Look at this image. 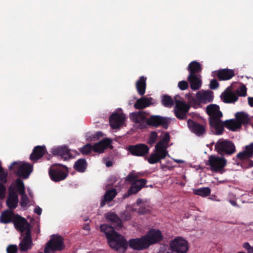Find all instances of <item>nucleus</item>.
<instances>
[{"label":"nucleus","mask_w":253,"mask_h":253,"mask_svg":"<svg viewBox=\"0 0 253 253\" xmlns=\"http://www.w3.org/2000/svg\"><path fill=\"white\" fill-rule=\"evenodd\" d=\"M106 218L111 225H101L100 230L105 234L110 247L116 251H126L127 247V241L115 230L122 227L121 219L114 212L108 213Z\"/></svg>","instance_id":"1"},{"label":"nucleus","mask_w":253,"mask_h":253,"mask_svg":"<svg viewBox=\"0 0 253 253\" xmlns=\"http://www.w3.org/2000/svg\"><path fill=\"white\" fill-rule=\"evenodd\" d=\"M206 112L209 116V124L211 129H214V134L221 135L224 130L225 122H222L221 118L222 113L219 110V107L216 104H210L207 106Z\"/></svg>","instance_id":"2"},{"label":"nucleus","mask_w":253,"mask_h":253,"mask_svg":"<svg viewBox=\"0 0 253 253\" xmlns=\"http://www.w3.org/2000/svg\"><path fill=\"white\" fill-rule=\"evenodd\" d=\"M139 172L134 173L130 172L126 177V181L131 182V186L127 191V196L135 194L140 191L143 187H147L146 185L147 181L146 179H138L139 176H142Z\"/></svg>","instance_id":"3"},{"label":"nucleus","mask_w":253,"mask_h":253,"mask_svg":"<svg viewBox=\"0 0 253 253\" xmlns=\"http://www.w3.org/2000/svg\"><path fill=\"white\" fill-rule=\"evenodd\" d=\"M235 117L236 119L225 121V127L231 131H236L241 127L242 126H247L250 123L249 115L244 112H237Z\"/></svg>","instance_id":"4"},{"label":"nucleus","mask_w":253,"mask_h":253,"mask_svg":"<svg viewBox=\"0 0 253 253\" xmlns=\"http://www.w3.org/2000/svg\"><path fill=\"white\" fill-rule=\"evenodd\" d=\"M214 148L221 156H230L236 152L234 144L227 140H218L215 144Z\"/></svg>","instance_id":"5"},{"label":"nucleus","mask_w":253,"mask_h":253,"mask_svg":"<svg viewBox=\"0 0 253 253\" xmlns=\"http://www.w3.org/2000/svg\"><path fill=\"white\" fill-rule=\"evenodd\" d=\"M206 165L210 166V169L215 172L222 173L224 167L227 165V160L222 157L210 155Z\"/></svg>","instance_id":"6"},{"label":"nucleus","mask_w":253,"mask_h":253,"mask_svg":"<svg viewBox=\"0 0 253 253\" xmlns=\"http://www.w3.org/2000/svg\"><path fill=\"white\" fill-rule=\"evenodd\" d=\"M149 113L146 111H139L131 113L130 119L137 125V128L143 129L147 128V120Z\"/></svg>","instance_id":"7"},{"label":"nucleus","mask_w":253,"mask_h":253,"mask_svg":"<svg viewBox=\"0 0 253 253\" xmlns=\"http://www.w3.org/2000/svg\"><path fill=\"white\" fill-rule=\"evenodd\" d=\"M147 126L157 128L162 126L165 129H168L170 123L168 118L160 115H149L147 120Z\"/></svg>","instance_id":"8"},{"label":"nucleus","mask_w":253,"mask_h":253,"mask_svg":"<svg viewBox=\"0 0 253 253\" xmlns=\"http://www.w3.org/2000/svg\"><path fill=\"white\" fill-rule=\"evenodd\" d=\"M65 248L63 239L60 236H57L51 238L47 243L44 248V253H55L56 251H61Z\"/></svg>","instance_id":"9"},{"label":"nucleus","mask_w":253,"mask_h":253,"mask_svg":"<svg viewBox=\"0 0 253 253\" xmlns=\"http://www.w3.org/2000/svg\"><path fill=\"white\" fill-rule=\"evenodd\" d=\"M33 170L34 166L32 164L24 161L17 162V176L27 179Z\"/></svg>","instance_id":"10"},{"label":"nucleus","mask_w":253,"mask_h":253,"mask_svg":"<svg viewBox=\"0 0 253 253\" xmlns=\"http://www.w3.org/2000/svg\"><path fill=\"white\" fill-rule=\"evenodd\" d=\"M172 251L177 253H185L188 249V242L181 237H177L169 243Z\"/></svg>","instance_id":"11"},{"label":"nucleus","mask_w":253,"mask_h":253,"mask_svg":"<svg viewBox=\"0 0 253 253\" xmlns=\"http://www.w3.org/2000/svg\"><path fill=\"white\" fill-rule=\"evenodd\" d=\"M131 249L134 250L141 251L146 249L150 247V244L145 235L139 238L131 239L128 241L127 243Z\"/></svg>","instance_id":"12"},{"label":"nucleus","mask_w":253,"mask_h":253,"mask_svg":"<svg viewBox=\"0 0 253 253\" xmlns=\"http://www.w3.org/2000/svg\"><path fill=\"white\" fill-rule=\"evenodd\" d=\"M128 151L133 156L144 157L149 153V148L145 144L139 143L129 145L128 147Z\"/></svg>","instance_id":"13"},{"label":"nucleus","mask_w":253,"mask_h":253,"mask_svg":"<svg viewBox=\"0 0 253 253\" xmlns=\"http://www.w3.org/2000/svg\"><path fill=\"white\" fill-rule=\"evenodd\" d=\"M19 239L20 242L19 246L21 252H27L28 250L31 249L33 242L31 230H28L24 234H21Z\"/></svg>","instance_id":"14"},{"label":"nucleus","mask_w":253,"mask_h":253,"mask_svg":"<svg viewBox=\"0 0 253 253\" xmlns=\"http://www.w3.org/2000/svg\"><path fill=\"white\" fill-rule=\"evenodd\" d=\"M146 238L150 244L151 245L159 243L164 239V236L162 232L157 229H152L149 230L145 235Z\"/></svg>","instance_id":"15"},{"label":"nucleus","mask_w":253,"mask_h":253,"mask_svg":"<svg viewBox=\"0 0 253 253\" xmlns=\"http://www.w3.org/2000/svg\"><path fill=\"white\" fill-rule=\"evenodd\" d=\"M0 222L4 224L12 222L16 228V214L11 210H6L1 213Z\"/></svg>","instance_id":"16"},{"label":"nucleus","mask_w":253,"mask_h":253,"mask_svg":"<svg viewBox=\"0 0 253 253\" xmlns=\"http://www.w3.org/2000/svg\"><path fill=\"white\" fill-rule=\"evenodd\" d=\"M187 125L190 131L197 136H202L205 133L206 128L203 125L200 124L191 119L187 121Z\"/></svg>","instance_id":"17"},{"label":"nucleus","mask_w":253,"mask_h":253,"mask_svg":"<svg viewBox=\"0 0 253 253\" xmlns=\"http://www.w3.org/2000/svg\"><path fill=\"white\" fill-rule=\"evenodd\" d=\"M125 117L123 114L114 113L110 117L109 123L111 127L116 129L121 126L124 123Z\"/></svg>","instance_id":"18"},{"label":"nucleus","mask_w":253,"mask_h":253,"mask_svg":"<svg viewBox=\"0 0 253 253\" xmlns=\"http://www.w3.org/2000/svg\"><path fill=\"white\" fill-rule=\"evenodd\" d=\"M46 152V147L44 145L36 146L34 148L30 154L29 159L31 161L36 163L41 159Z\"/></svg>","instance_id":"19"},{"label":"nucleus","mask_w":253,"mask_h":253,"mask_svg":"<svg viewBox=\"0 0 253 253\" xmlns=\"http://www.w3.org/2000/svg\"><path fill=\"white\" fill-rule=\"evenodd\" d=\"M51 153L53 155L60 156L65 161L73 158L70 150L66 146H60L53 148Z\"/></svg>","instance_id":"20"},{"label":"nucleus","mask_w":253,"mask_h":253,"mask_svg":"<svg viewBox=\"0 0 253 253\" xmlns=\"http://www.w3.org/2000/svg\"><path fill=\"white\" fill-rule=\"evenodd\" d=\"M6 205L9 209L12 210L16 208V181H14L9 190L6 200Z\"/></svg>","instance_id":"21"},{"label":"nucleus","mask_w":253,"mask_h":253,"mask_svg":"<svg viewBox=\"0 0 253 253\" xmlns=\"http://www.w3.org/2000/svg\"><path fill=\"white\" fill-rule=\"evenodd\" d=\"M220 98L226 103H232L238 100V96L232 91L230 87H228L221 94Z\"/></svg>","instance_id":"22"},{"label":"nucleus","mask_w":253,"mask_h":253,"mask_svg":"<svg viewBox=\"0 0 253 253\" xmlns=\"http://www.w3.org/2000/svg\"><path fill=\"white\" fill-rule=\"evenodd\" d=\"M196 99L200 103H207L212 102L213 92L210 90L199 91L196 93Z\"/></svg>","instance_id":"23"},{"label":"nucleus","mask_w":253,"mask_h":253,"mask_svg":"<svg viewBox=\"0 0 253 253\" xmlns=\"http://www.w3.org/2000/svg\"><path fill=\"white\" fill-rule=\"evenodd\" d=\"M253 157V145L250 144L245 147L244 150L239 153L236 155L237 159L244 162L246 160H249Z\"/></svg>","instance_id":"24"},{"label":"nucleus","mask_w":253,"mask_h":253,"mask_svg":"<svg viewBox=\"0 0 253 253\" xmlns=\"http://www.w3.org/2000/svg\"><path fill=\"white\" fill-rule=\"evenodd\" d=\"M112 140L109 138H105L92 146L93 151L95 152L101 153L104 150L110 147Z\"/></svg>","instance_id":"25"},{"label":"nucleus","mask_w":253,"mask_h":253,"mask_svg":"<svg viewBox=\"0 0 253 253\" xmlns=\"http://www.w3.org/2000/svg\"><path fill=\"white\" fill-rule=\"evenodd\" d=\"M17 230L24 234L28 230H31L30 225L25 218L17 214Z\"/></svg>","instance_id":"26"},{"label":"nucleus","mask_w":253,"mask_h":253,"mask_svg":"<svg viewBox=\"0 0 253 253\" xmlns=\"http://www.w3.org/2000/svg\"><path fill=\"white\" fill-rule=\"evenodd\" d=\"M49 175L51 179L55 182L63 180L67 176V174L64 171L51 168L49 169Z\"/></svg>","instance_id":"27"},{"label":"nucleus","mask_w":253,"mask_h":253,"mask_svg":"<svg viewBox=\"0 0 253 253\" xmlns=\"http://www.w3.org/2000/svg\"><path fill=\"white\" fill-rule=\"evenodd\" d=\"M216 76L219 80L223 81L230 80L235 76V74L233 70L223 69L217 71Z\"/></svg>","instance_id":"28"},{"label":"nucleus","mask_w":253,"mask_h":253,"mask_svg":"<svg viewBox=\"0 0 253 253\" xmlns=\"http://www.w3.org/2000/svg\"><path fill=\"white\" fill-rule=\"evenodd\" d=\"M188 81L190 83L191 89L196 90L199 89L202 85V81L197 75H189Z\"/></svg>","instance_id":"29"},{"label":"nucleus","mask_w":253,"mask_h":253,"mask_svg":"<svg viewBox=\"0 0 253 253\" xmlns=\"http://www.w3.org/2000/svg\"><path fill=\"white\" fill-rule=\"evenodd\" d=\"M152 98L142 97L136 101L134 107L136 109H143L149 106L151 104Z\"/></svg>","instance_id":"30"},{"label":"nucleus","mask_w":253,"mask_h":253,"mask_svg":"<svg viewBox=\"0 0 253 253\" xmlns=\"http://www.w3.org/2000/svg\"><path fill=\"white\" fill-rule=\"evenodd\" d=\"M146 80L147 78L146 77L141 76L136 82L135 86L137 92L141 96L143 95L145 93Z\"/></svg>","instance_id":"31"},{"label":"nucleus","mask_w":253,"mask_h":253,"mask_svg":"<svg viewBox=\"0 0 253 253\" xmlns=\"http://www.w3.org/2000/svg\"><path fill=\"white\" fill-rule=\"evenodd\" d=\"M117 192L116 189H112L107 191L104 195L103 199L100 203V207H104L106 203H109L113 200V199L117 195Z\"/></svg>","instance_id":"32"},{"label":"nucleus","mask_w":253,"mask_h":253,"mask_svg":"<svg viewBox=\"0 0 253 253\" xmlns=\"http://www.w3.org/2000/svg\"><path fill=\"white\" fill-rule=\"evenodd\" d=\"M177 98H180L178 95L174 97L175 108L187 114L190 109V106L184 102L178 100Z\"/></svg>","instance_id":"33"},{"label":"nucleus","mask_w":253,"mask_h":253,"mask_svg":"<svg viewBox=\"0 0 253 253\" xmlns=\"http://www.w3.org/2000/svg\"><path fill=\"white\" fill-rule=\"evenodd\" d=\"M166 156H163L162 154L154 151L152 153L149 157L147 159L148 163L150 164H154L161 162V160L164 159Z\"/></svg>","instance_id":"34"},{"label":"nucleus","mask_w":253,"mask_h":253,"mask_svg":"<svg viewBox=\"0 0 253 253\" xmlns=\"http://www.w3.org/2000/svg\"><path fill=\"white\" fill-rule=\"evenodd\" d=\"M188 69L189 75H196V73H198L201 71V64L196 61H192L189 64Z\"/></svg>","instance_id":"35"},{"label":"nucleus","mask_w":253,"mask_h":253,"mask_svg":"<svg viewBox=\"0 0 253 253\" xmlns=\"http://www.w3.org/2000/svg\"><path fill=\"white\" fill-rule=\"evenodd\" d=\"M87 167V163L85 159H80L74 164V168L78 172H83L85 171Z\"/></svg>","instance_id":"36"},{"label":"nucleus","mask_w":253,"mask_h":253,"mask_svg":"<svg viewBox=\"0 0 253 253\" xmlns=\"http://www.w3.org/2000/svg\"><path fill=\"white\" fill-rule=\"evenodd\" d=\"M168 146L165 144L159 141L155 145V151L162 154L163 156H167L169 155L167 148Z\"/></svg>","instance_id":"37"},{"label":"nucleus","mask_w":253,"mask_h":253,"mask_svg":"<svg viewBox=\"0 0 253 253\" xmlns=\"http://www.w3.org/2000/svg\"><path fill=\"white\" fill-rule=\"evenodd\" d=\"M211 190L209 187H202L193 190V193L196 195L203 197H207L211 194Z\"/></svg>","instance_id":"38"},{"label":"nucleus","mask_w":253,"mask_h":253,"mask_svg":"<svg viewBox=\"0 0 253 253\" xmlns=\"http://www.w3.org/2000/svg\"><path fill=\"white\" fill-rule=\"evenodd\" d=\"M161 101L162 104L165 107L170 108L174 105L175 100L170 96L168 94H164L162 96Z\"/></svg>","instance_id":"39"},{"label":"nucleus","mask_w":253,"mask_h":253,"mask_svg":"<svg viewBox=\"0 0 253 253\" xmlns=\"http://www.w3.org/2000/svg\"><path fill=\"white\" fill-rule=\"evenodd\" d=\"M25 185L22 180L20 178H17V194H23L25 193ZM18 203V198L17 195V205Z\"/></svg>","instance_id":"40"},{"label":"nucleus","mask_w":253,"mask_h":253,"mask_svg":"<svg viewBox=\"0 0 253 253\" xmlns=\"http://www.w3.org/2000/svg\"><path fill=\"white\" fill-rule=\"evenodd\" d=\"M158 138V133L155 131H152L150 134L147 140V144L151 146L153 145L157 141Z\"/></svg>","instance_id":"41"},{"label":"nucleus","mask_w":253,"mask_h":253,"mask_svg":"<svg viewBox=\"0 0 253 253\" xmlns=\"http://www.w3.org/2000/svg\"><path fill=\"white\" fill-rule=\"evenodd\" d=\"M80 152L83 155H89L93 151L92 146L90 143H87L79 149Z\"/></svg>","instance_id":"42"},{"label":"nucleus","mask_w":253,"mask_h":253,"mask_svg":"<svg viewBox=\"0 0 253 253\" xmlns=\"http://www.w3.org/2000/svg\"><path fill=\"white\" fill-rule=\"evenodd\" d=\"M20 195L21 196V201L20 203V205L22 208L25 209L26 208L29 202V198L25 193H24L23 194H20Z\"/></svg>","instance_id":"43"},{"label":"nucleus","mask_w":253,"mask_h":253,"mask_svg":"<svg viewBox=\"0 0 253 253\" xmlns=\"http://www.w3.org/2000/svg\"><path fill=\"white\" fill-rule=\"evenodd\" d=\"M237 95L239 96H245L247 95V88L246 86L242 84L236 90Z\"/></svg>","instance_id":"44"},{"label":"nucleus","mask_w":253,"mask_h":253,"mask_svg":"<svg viewBox=\"0 0 253 253\" xmlns=\"http://www.w3.org/2000/svg\"><path fill=\"white\" fill-rule=\"evenodd\" d=\"M175 116L180 120H184L187 116V114L175 108Z\"/></svg>","instance_id":"45"},{"label":"nucleus","mask_w":253,"mask_h":253,"mask_svg":"<svg viewBox=\"0 0 253 253\" xmlns=\"http://www.w3.org/2000/svg\"><path fill=\"white\" fill-rule=\"evenodd\" d=\"M103 136V133L101 131H98L95 134L91 135L87 138V140L89 141H93L99 139Z\"/></svg>","instance_id":"46"},{"label":"nucleus","mask_w":253,"mask_h":253,"mask_svg":"<svg viewBox=\"0 0 253 253\" xmlns=\"http://www.w3.org/2000/svg\"><path fill=\"white\" fill-rule=\"evenodd\" d=\"M121 217L122 220L125 221H127L131 218V215L130 211H125L121 213Z\"/></svg>","instance_id":"47"},{"label":"nucleus","mask_w":253,"mask_h":253,"mask_svg":"<svg viewBox=\"0 0 253 253\" xmlns=\"http://www.w3.org/2000/svg\"><path fill=\"white\" fill-rule=\"evenodd\" d=\"M170 139V136L169 133L168 132H166L165 133L164 137L160 139L159 141L168 146Z\"/></svg>","instance_id":"48"},{"label":"nucleus","mask_w":253,"mask_h":253,"mask_svg":"<svg viewBox=\"0 0 253 253\" xmlns=\"http://www.w3.org/2000/svg\"><path fill=\"white\" fill-rule=\"evenodd\" d=\"M7 173L3 168L0 170V181L5 183L7 181Z\"/></svg>","instance_id":"49"},{"label":"nucleus","mask_w":253,"mask_h":253,"mask_svg":"<svg viewBox=\"0 0 253 253\" xmlns=\"http://www.w3.org/2000/svg\"><path fill=\"white\" fill-rule=\"evenodd\" d=\"M178 87L182 90H185L188 87V84L185 81H180L178 84Z\"/></svg>","instance_id":"50"},{"label":"nucleus","mask_w":253,"mask_h":253,"mask_svg":"<svg viewBox=\"0 0 253 253\" xmlns=\"http://www.w3.org/2000/svg\"><path fill=\"white\" fill-rule=\"evenodd\" d=\"M219 85L218 82L215 79H212L210 84V88L211 89H216Z\"/></svg>","instance_id":"51"},{"label":"nucleus","mask_w":253,"mask_h":253,"mask_svg":"<svg viewBox=\"0 0 253 253\" xmlns=\"http://www.w3.org/2000/svg\"><path fill=\"white\" fill-rule=\"evenodd\" d=\"M6 188L4 185L0 183V199L2 200L5 198Z\"/></svg>","instance_id":"52"},{"label":"nucleus","mask_w":253,"mask_h":253,"mask_svg":"<svg viewBox=\"0 0 253 253\" xmlns=\"http://www.w3.org/2000/svg\"><path fill=\"white\" fill-rule=\"evenodd\" d=\"M7 253H16V245H10L6 248Z\"/></svg>","instance_id":"53"},{"label":"nucleus","mask_w":253,"mask_h":253,"mask_svg":"<svg viewBox=\"0 0 253 253\" xmlns=\"http://www.w3.org/2000/svg\"><path fill=\"white\" fill-rule=\"evenodd\" d=\"M248 164L243 163V164H241V166L243 168H246V169L249 168L251 167H253V161L250 160V159L248 160Z\"/></svg>","instance_id":"54"},{"label":"nucleus","mask_w":253,"mask_h":253,"mask_svg":"<svg viewBox=\"0 0 253 253\" xmlns=\"http://www.w3.org/2000/svg\"><path fill=\"white\" fill-rule=\"evenodd\" d=\"M34 212L40 215L42 214V209L38 206H37L34 209Z\"/></svg>","instance_id":"55"},{"label":"nucleus","mask_w":253,"mask_h":253,"mask_svg":"<svg viewBox=\"0 0 253 253\" xmlns=\"http://www.w3.org/2000/svg\"><path fill=\"white\" fill-rule=\"evenodd\" d=\"M248 103L251 107H253V97H249L248 98Z\"/></svg>","instance_id":"56"},{"label":"nucleus","mask_w":253,"mask_h":253,"mask_svg":"<svg viewBox=\"0 0 253 253\" xmlns=\"http://www.w3.org/2000/svg\"><path fill=\"white\" fill-rule=\"evenodd\" d=\"M243 248H244L247 250H248V249L251 247L250 245V244L248 242H246L244 243L243 245Z\"/></svg>","instance_id":"57"},{"label":"nucleus","mask_w":253,"mask_h":253,"mask_svg":"<svg viewBox=\"0 0 253 253\" xmlns=\"http://www.w3.org/2000/svg\"><path fill=\"white\" fill-rule=\"evenodd\" d=\"M105 165L107 167H111L113 166V162L111 161H108L105 163Z\"/></svg>","instance_id":"58"},{"label":"nucleus","mask_w":253,"mask_h":253,"mask_svg":"<svg viewBox=\"0 0 253 253\" xmlns=\"http://www.w3.org/2000/svg\"><path fill=\"white\" fill-rule=\"evenodd\" d=\"M15 167H16V161H14L9 166V169H14Z\"/></svg>","instance_id":"59"},{"label":"nucleus","mask_w":253,"mask_h":253,"mask_svg":"<svg viewBox=\"0 0 253 253\" xmlns=\"http://www.w3.org/2000/svg\"><path fill=\"white\" fill-rule=\"evenodd\" d=\"M229 202L232 206H238L237 202L234 200H230Z\"/></svg>","instance_id":"60"},{"label":"nucleus","mask_w":253,"mask_h":253,"mask_svg":"<svg viewBox=\"0 0 253 253\" xmlns=\"http://www.w3.org/2000/svg\"><path fill=\"white\" fill-rule=\"evenodd\" d=\"M139 212L141 214H144L146 212V210L145 209L140 208Z\"/></svg>","instance_id":"61"},{"label":"nucleus","mask_w":253,"mask_h":253,"mask_svg":"<svg viewBox=\"0 0 253 253\" xmlns=\"http://www.w3.org/2000/svg\"><path fill=\"white\" fill-rule=\"evenodd\" d=\"M247 251L248 253H253V247H251Z\"/></svg>","instance_id":"62"},{"label":"nucleus","mask_w":253,"mask_h":253,"mask_svg":"<svg viewBox=\"0 0 253 253\" xmlns=\"http://www.w3.org/2000/svg\"><path fill=\"white\" fill-rule=\"evenodd\" d=\"M142 203V200L141 199H138L136 201L137 205H139Z\"/></svg>","instance_id":"63"},{"label":"nucleus","mask_w":253,"mask_h":253,"mask_svg":"<svg viewBox=\"0 0 253 253\" xmlns=\"http://www.w3.org/2000/svg\"><path fill=\"white\" fill-rule=\"evenodd\" d=\"M174 161L175 162H176L177 163H183L184 162L183 161L181 160H174Z\"/></svg>","instance_id":"64"}]
</instances>
